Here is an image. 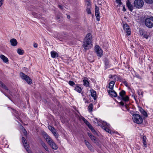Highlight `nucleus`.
Masks as SVG:
<instances>
[{
    "mask_svg": "<svg viewBox=\"0 0 153 153\" xmlns=\"http://www.w3.org/2000/svg\"><path fill=\"white\" fill-rule=\"evenodd\" d=\"M92 36L91 34L89 33L85 37L82 46L85 50L89 49L92 45Z\"/></svg>",
    "mask_w": 153,
    "mask_h": 153,
    "instance_id": "obj_1",
    "label": "nucleus"
},
{
    "mask_svg": "<svg viewBox=\"0 0 153 153\" xmlns=\"http://www.w3.org/2000/svg\"><path fill=\"white\" fill-rule=\"evenodd\" d=\"M42 134L48 143L53 149L56 150L58 149L57 146L46 133L44 132Z\"/></svg>",
    "mask_w": 153,
    "mask_h": 153,
    "instance_id": "obj_2",
    "label": "nucleus"
},
{
    "mask_svg": "<svg viewBox=\"0 0 153 153\" xmlns=\"http://www.w3.org/2000/svg\"><path fill=\"white\" fill-rule=\"evenodd\" d=\"M120 96L117 97V98L125 102L128 101L129 100V97L126 95V92L124 90H122L119 93Z\"/></svg>",
    "mask_w": 153,
    "mask_h": 153,
    "instance_id": "obj_3",
    "label": "nucleus"
},
{
    "mask_svg": "<svg viewBox=\"0 0 153 153\" xmlns=\"http://www.w3.org/2000/svg\"><path fill=\"white\" fill-rule=\"evenodd\" d=\"M144 24L148 28H152L153 27V17L146 19L144 21Z\"/></svg>",
    "mask_w": 153,
    "mask_h": 153,
    "instance_id": "obj_4",
    "label": "nucleus"
},
{
    "mask_svg": "<svg viewBox=\"0 0 153 153\" xmlns=\"http://www.w3.org/2000/svg\"><path fill=\"white\" fill-rule=\"evenodd\" d=\"M100 122L102 124V125L100 126L101 127L103 128L106 131L110 134H111L112 132L108 128L109 127L110 124L107 123L106 122L102 121L101 120Z\"/></svg>",
    "mask_w": 153,
    "mask_h": 153,
    "instance_id": "obj_5",
    "label": "nucleus"
},
{
    "mask_svg": "<svg viewBox=\"0 0 153 153\" xmlns=\"http://www.w3.org/2000/svg\"><path fill=\"white\" fill-rule=\"evenodd\" d=\"M133 116L134 118V123L139 124L143 122V119L139 115L135 114L133 115Z\"/></svg>",
    "mask_w": 153,
    "mask_h": 153,
    "instance_id": "obj_6",
    "label": "nucleus"
},
{
    "mask_svg": "<svg viewBox=\"0 0 153 153\" xmlns=\"http://www.w3.org/2000/svg\"><path fill=\"white\" fill-rule=\"evenodd\" d=\"M20 76L23 79L25 80L27 83L29 84H31L32 81V79L30 78L28 76L25 75V74L22 72H21L20 74Z\"/></svg>",
    "mask_w": 153,
    "mask_h": 153,
    "instance_id": "obj_7",
    "label": "nucleus"
},
{
    "mask_svg": "<svg viewBox=\"0 0 153 153\" xmlns=\"http://www.w3.org/2000/svg\"><path fill=\"white\" fill-rule=\"evenodd\" d=\"M144 2L142 0H135L134 2V7L137 8L141 7L143 5Z\"/></svg>",
    "mask_w": 153,
    "mask_h": 153,
    "instance_id": "obj_8",
    "label": "nucleus"
},
{
    "mask_svg": "<svg viewBox=\"0 0 153 153\" xmlns=\"http://www.w3.org/2000/svg\"><path fill=\"white\" fill-rule=\"evenodd\" d=\"M95 51L97 53V56L100 58L102 55V51L99 46L96 45L95 46Z\"/></svg>",
    "mask_w": 153,
    "mask_h": 153,
    "instance_id": "obj_9",
    "label": "nucleus"
},
{
    "mask_svg": "<svg viewBox=\"0 0 153 153\" xmlns=\"http://www.w3.org/2000/svg\"><path fill=\"white\" fill-rule=\"evenodd\" d=\"M124 30L128 35H129L131 34V32L130 29L129 25L126 23H125L123 25Z\"/></svg>",
    "mask_w": 153,
    "mask_h": 153,
    "instance_id": "obj_10",
    "label": "nucleus"
},
{
    "mask_svg": "<svg viewBox=\"0 0 153 153\" xmlns=\"http://www.w3.org/2000/svg\"><path fill=\"white\" fill-rule=\"evenodd\" d=\"M95 15L97 18V20L99 21L100 19V12L99 11V8L97 6H95Z\"/></svg>",
    "mask_w": 153,
    "mask_h": 153,
    "instance_id": "obj_11",
    "label": "nucleus"
},
{
    "mask_svg": "<svg viewBox=\"0 0 153 153\" xmlns=\"http://www.w3.org/2000/svg\"><path fill=\"white\" fill-rule=\"evenodd\" d=\"M88 135L90 137L91 140L93 141L96 143V144H98V142L97 141V140L94 136H93L91 134L89 133H88Z\"/></svg>",
    "mask_w": 153,
    "mask_h": 153,
    "instance_id": "obj_12",
    "label": "nucleus"
},
{
    "mask_svg": "<svg viewBox=\"0 0 153 153\" xmlns=\"http://www.w3.org/2000/svg\"><path fill=\"white\" fill-rule=\"evenodd\" d=\"M108 93L112 97H116L117 96V94L116 92L113 89L109 90H108Z\"/></svg>",
    "mask_w": 153,
    "mask_h": 153,
    "instance_id": "obj_13",
    "label": "nucleus"
},
{
    "mask_svg": "<svg viewBox=\"0 0 153 153\" xmlns=\"http://www.w3.org/2000/svg\"><path fill=\"white\" fill-rule=\"evenodd\" d=\"M126 5L128 7L129 10L131 11H132L133 10V6L131 4L129 0H127L126 2Z\"/></svg>",
    "mask_w": 153,
    "mask_h": 153,
    "instance_id": "obj_14",
    "label": "nucleus"
},
{
    "mask_svg": "<svg viewBox=\"0 0 153 153\" xmlns=\"http://www.w3.org/2000/svg\"><path fill=\"white\" fill-rule=\"evenodd\" d=\"M91 95L93 97L94 100L97 99L96 92L94 90L92 89L91 90Z\"/></svg>",
    "mask_w": 153,
    "mask_h": 153,
    "instance_id": "obj_15",
    "label": "nucleus"
},
{
    "mask_svg": "<svg viewBox=\"0 0 153 153\" xmlns=\"http://www.w3.org/2000/svg\"><path fill=\"white\" fill-rule=\"evenodd\" d=\"M104 62L105 67L106 68H108L109 67L110 64L109 63L108 60L107 58H105L104 59Z\"/></svg>",
    "mask_w": 153,
    "mask_h": 153,
    "instance_id": "obj_16",
    "label": "nucleus"
},
{
    "mask_svg": "<svg viewBox=\"0 0 153 153\" xmlns=\"http://www.w3.org/2000/svg\"><path fill=\"white\" fill-rule=\"evenodd\" d=\"M10 42L11 45L13 46H16L17 44V42L16 40L15 39H12L10 40Z\"/></svg>",
    "mask_w": 153,
    "mask_h": 153,
    "instance_id": "obj_17",
    "label": "nucleus"
},
{
    "mask_svg": "<svg viewBox=\"0 0 153 153\" xmlns=\"http://www.w3.org/2000/svg\"><path fill=\"white\" fill-rule=\"evenodd\" d=\"M51 57L53 58H55L58 56V54L55 51H51Z\"/></svg>",
    "mask_w": 153,
    "mask_h": 153,
    "instance_id": "obj_18",
    "label": "nucleus"
},
{
    "mask_svg": "<svg viewBox=\"0 0 153 153\" xmlns=\"http://www.w3.org/2000/svg\"><path fill=\"white\" fill-rule=\"evenodd\" d=\"M115 82L114 81H111L109 84L108 88L111 90L113 89L114 86L115 84Z\"/></svg>",
    "mask_w": 153,
    "mask_h": 153,
    "instance_id": "obj_19",
    "label": "nucleus"
},
{
    "mask_svg": "<svg viewBox=\"0 0 153 153\" xmlns=\"http://www.w3.org/2000/svg\"><path fill=\"white\" fill-rule=\"evenodd\" d=\"M0 58L4 62H7L8 61V58L3 55H1Z\"/></svg>",
    "mask_w": 153,
    "mask_h": 153,
    "instance_id": "obj_20",
    "label": "nucleus"
},
{
    "mask_svg": "<svg viewBox=\"0 0 153 153\" xmlns=\"http://www.w3.org/2000/svg\"><path fill=\"white\" fill-rule=\"evenodd\" d=\"M140 111L141 113L145 117H148V114L147 112L145 111L142 108H140Z\"/></svg>",
    "mask_w": 153,
    "mask_h": 153,
    "instance_id": "obj_21",
    "label": "nucleus"
},
{
    "mask_svg": "<svg viewBox=\"0 0 153 153\" xmlns=\"http://www.w3.org/2000/svg\"><path fill=\"white\" fill-rule=\"evenodd\" d=\"M74 90L79 93H81L82 91V88L78 86H76Z\"/></svg>",
    "mask_w": 153,
    "mask_h": 153,
    "instance_id": "obj_22",
    "label": "nucleus"
},
{
    "mask_svg": "<svg viewBox=\"0 0 153 153\" xmlns=\"http://www.w3.org/2000/svg\"><path fill=\"white\" fill-rule=\"evenodd\" d=\"M24 147L28 153H32L29 149V147H28V144L27 143H25V144L24 145Z\"/></svg>",
    "mask_w": 153,
    "mask_h": 153,
    "instance_id": "obj_23",
    "label": "nucleus"
},
{
    "mask_svg": "<svg viewBox=\"0 0 153 153\" xmlns=\"http://www.w3.org/2000/svg\"><path fill=\"white\" fill-rule=\"evenodd\" d=\"M85 143L86 145L88 148V149L90 150H92V147L91 145L90 144L89 142L88 141L85 140Z\"/></svg>",
    "mask_w": 153,
    "mask_h": 153,
    "instance_id": "obj_24",
    "label": "nucleus"
},
{
    "mask_svg": "<svg viewBox=\"0 0 153 153\" xmlns=\"http://www.w3.org/2000/svg\"><path fill=\"white\" fill-rule=\"evenodd\" d=\"M0 86H1L4 89L7 91L8 90V88L1 81H0Z\"/></svg>",
    "mask_w": 153,
    "mask_h": 153,
    "instance_id": "obj_25",
    "label": "nucleus"
},
{
    "mask_svg": "<svg viewBox=\"0 0 153 153\" xmlns=\"http://www.w3.org/2000/svg\"><path fill=\"white\" fill-rule=\"evenodd\" d=\"M93 109V105L92 103H91L88 106V110L89 112H91L92 111Z\"/></svg>",
    "mask_w": 153,
    "mask_h": 153,
    "instance_id": "obj_26",
    "label": "nucleus"
},
{
    "mask_svg": "<svg viewBox=\"0 0 153 153\" xmlns=\"http://www.w3.org/2000/svg\"><path fill=\"white\" fill-rule=\"evenodd\" d=\"M83 85L86 86L88 87L89 86V82L87 80L85 79H84L83 80Z\"/></svg>",
    "mask_w": 153,
    "mask_h": 153,
    "instance_id": "obj_27",
    "label": "nucleus"
},
{
    "mask_svg": "<svg viewBox=\"0 0 153 153\" xmlns=\"http://www.w3.org/2000/svg\"><path fill=\"white\" fill-rule=\"evenodd\" d=\"M41 145L47 151H48V149L47 147V146L44 143L42 142L41 143Z\"/></svg>",
    "mask_w": 153,
    "mask_h": 153,
    "instance_id": "obj_28",
    "label": "nucleus"
},
{
    "mask_svg": "<svg viewBox=\"0 0 153 153\" xmlns=\"http://www.w3.org/2000/svg\"><path fill=\"white\" fill-rule=\"evenodd\" d=\"M82 119L83 121L85 123V124L88 126V125H89L90 123H89L85 119L84 117H82L81 118Z\"/></svg>",
    "mask_w": 153,
    "mask_h": 153,
    "instance_id": "obj_29",
    "label": "nucleus"
},
{
    "mask_svg": "<svg viewBox=\"0 0 153 153\" xmlns=\"http://www.w3.org/2000/svg\"><path fill=\"white\" fill-rule=\"evenodd\" d=\"M137 93L138 95L140 96V97L141 98L143 97V91L141 90L138 91L137 92Z\"/></svg>",
    "mask_w": 153,
    "mask_h": 153,
    "instance_id": "obj_30",
    "label": "nucleus"
},
{
    "mask_svg": "<svg viewBox=\"0 0 153 153\" xmlns=\"http://www.w3.org/2000/svg\"><path fill=\"white\" fill-rule=\"evenodd\" d=\"M52 133L53 134L56 138H58V134L56 133V130L54 129L52 131Z\"/></svg>",
    "mask_w": 153,
    "mask_h": 153,
    "instance_id": "obj_31",
    "label": "nucleus"
},
{
    "mask_svg": "<svg viewBox=\"0 0 153 153\" xmlns=\"http://www.w3.org/2000/svg\"><path fill=\"white\" fill-rule=\"evenodd\" d=\"M17 52L20 55H22L24 53V51L23 50L20 49H18L17 50Z\"/></svg>",
    "mask_w": 153,
    "mask_h": 153,
    "instance_id": "obj_32",
    "label": "nucleus"
},
{
    "mask_svg": "<svg viewBox=\"0 0 153 153\" xmlns=\"http://www.w3.org/2000/svg\"><path fill=\"white\" fill-rule=\"evenodd\" d=\"M139 32L141 36H143L145 33V31L143 29H140L139 30Z\"/></svg>",
    "mask_w": 153,
    "mask_h": 153,
    "instance_id": "obj_33",
    "label": "nucleus"
},
{
    "mask_svg": "<svg viewBox=\"0 0 153 153\" xmlns=\"http://www.w3.org/2000/svg\"><path fill=\"white\" fill-rule=\"evenodd\" d=\"M88 127L91 130V131L94 132L95 131V130H94V128L93 127H92V126L90 124L89 125H88Z\"/></svg>",
    "mask_w": 153,
    "mask_h": 153,
    "instance_id": "obj_34",
    "label": "nucleus"
},
{
    "mask_svg": "<svg viewBox=\"0 0 153 153\" xmlns=\"http://www.w3.org/2000/svg\"><path fill=\"white\" fill-rule=\"evenodd\" d=\"M147 3L149 4H152L153 3V0H144Z\"/></svg>",
    "mask_w": 153,
    "mask_h": 153,
    "instance_id": "obj_35",
    "label": "nucleus"
},
{
    "mask_svg": "<svg viewBox=\"0 0 153 153\" xmlns=\"http://www.w3.org/2000/svg\"><path fill=\"white\" fill-rule=\"evenodd\" d=\"M56 17L57 19L59 21H60L62 20V17L61 16H59L57 15Z\"/></svg>",
    "mask_w": 153,
    "mask_h": 153,
    "instance_id": "obj_36",
    "label": "nucleus"
},
{
    "mask_svg": "<svg viewBox=\"0 0 153 153\" xmlns=\"http://www.w3.org/2000/svg\"><path fill=\"white\" fill-rule=\"evenodd\" d=\"M69 84L71 86H73L75 85V83L74 82L70 80L69 81Z\"/></svg>",
    "mask_w": 153,
    "mask_h": 153,
    "instance_id": "obj_37",
    "label": "nucleus"
},
{
    "mask_svg": "<svg viewBox=\"0 0 153 153\" xmlns=\"http://www.w3.org/2000/svg\"><path fill=\"white\" fill-rule=\"evenodd\" d=\"M48 129L50 130H51V132L53 131V130H54L55 129L53 127H52V126H48Z\"/></svg>",
    "mask_w": 153,
    "mask_h": 153,
    "instance_id": "obj_38",
    "label": "nucleus"
},
{
    "mask_svg": "<svg viewBox=\"0 0 153 153\" xmlns=\"http://www.w3.org/2000/svg\"><path fill=\"white\" fill-rule=\"evenodd\" d=\"M22 143H23L24 146V145L25 144V143H27V142L26 141V139L24 137H22Z\"/></svg>",
    "mask_w": 153,
    "mask_h": 153,
    "instance_id": "obj_39",
    "label": "nucleus"
},
{
    "mask_svg": "<svg viewBox=\"0 0 153 153\" xmlns=\"http://www.w3.org/2000/svg\"><path fill=\"white\" fill-rule=\"evenodd\" d=\"M86 12H87V13L88 14H91V12L90 10V9L89 8H87L86 9Z\"/></svg>",
    "mask_w": 153,
    "mask_h": 153,
    "instance_id": "obj_40",
    "label": "nucleus"
},
{
    "mask_svg": "<svg viewBox=\"0 0 153 153\" xmlns=\"http://www.w3.org/2000/svg\"><path fill=\"white\" fill-rule=\"evenodd\" d=\"M142 139L143 142H144V143H146V137L145 136H143L142 137Z\"/></svg>",
    "mask_w": 153,
    "mask_h": 153,
    "instance_id": "obj_41",
    "label": "nucleus"
},
{
    "mask_svg": "<svg viewBox=\"0 0 153 153\" xmlns=\"http://www.w3.org/2000/svg\"><path fill=\"white\" fill-rule=\"evenodd\" d=\"M116 2L118 3L120 5L122 4V3L121 1V0H116Z\"/></svg>",
    "mask_w": 153,
    "mask_h": 153,
    "instance_id": "obj_42",
    "label": "nucleus"
},
{
    "mask_svg": "<svg viewBox=\"0 0 153 153\" xmlns=\"http://www.w3.org/2000/svg\"><path fill=\"white\" fill-rule=\"evenodd\" d=\"M4 0H0V7L4 3Z\"/></svg>",
    "mask_w": 153,
    "mask_h": 153,
    "instance_id": "obj_43",
    "label": "nucleus"
},
{
    "mask_svg": "<svg viewBox=\"0 0 153 153\" xmlns=\"http://www.w3.org/2000/svg\"><path fill=\"white\" fill-rule=\"evenodd\" d=\"M144 38H146V39H147L148 37V35L146 34H145V33L143 35Z\"/></svg>",
    "mask_w": 153,
    "mask_h": 153,
    "instance_id": "obj_44",
    "label": "nucleus"
},
{
    "mask_svg": "<svg viewBox=\"0 0 153 153\" xmlns=\"http://www.w3.org/2000/svg\"><path fill=\"white\" fill-rule=\"evenodd\" d=\"M123 83L126 86L128 87V84L126 81L124 82Z\"/></svg>",
    "mask_w": 153,
    "mask_h": 153,
    "instance_id": "obj_45",
    "label": "nucleus"
},
{
    "mask_svg": "<svg viewBox=\"0 0 153 153\" xmlns=\"http://www.w3.org/2000/svg\"><path fill=\"white\" fill-rule=\"evenodd\" d=\"M119 103L122 106H124V103L123 101H121Z\"/></svg>",
    "mask_w": 153,
    "mask_h": 153,
    "instance_id": "obj_46",
    "label": "nucleus"
},
{
    "mask_svg": "<svg viewBox=\"0 0 153 153\" xmlns=\"http://www.w3.org/2000/svg\"><path fill=\"white\" fill-rule=\"evenodd\" d=\"M33 47L35 48H36L38 47V44L37 43H34L33 44Z\"/></svg>",
    "mask_w": 153,
    "mask_h": 153,
    "instance_id": "obj_47",
    "label": "nucleus"
},
{
    "mask_svg": "<svg viewBox=\"0 0 153 153\" xmlns=\"http://www.w3.org/2000/svg\"><path fill=\"white\" fill-rule=\"evenodd\" d=\"M24 134L25 135H27V132L26 130L24 128Z\"/></svg>",
    "mask_w": 153,
    "mask_h": 153,
    "instance_id": "obj_48",
    "label": "nucleus"
},
{
    "mask_svg": "<svg viewBox=\"0 0 153 153\" xmlns=\"http://www.w3.org/2000/svg\"><path fill=\"white\" fill-rule=\"evenodd\" d=\"M58 7L61 9H62L63 8L62 6L60 5H58Z\"/></svg>",
    "mask_w": 153,
    "mask_h": 153,
    "instance_id": "obj_49",
    "label": "nucleus"
},
{
    "mask_svg": "<svg viewBox=\"0 0 153 153\" xmlns=\"http://www.w3.org/2000/svg\"><path fill=\"white\" fill-rule=\"evenodd\" d=\"M114 76H115L114 75H110L109 76V78H112V77H113Z\"/></svg>",
    "mask_w": 153,
    "mask_h": 153,
    "instance_id": "obj_50",
    "label": "nucleus"
},
{
    "mask_svg": "<svg viewBox=\"0 0 153 153\" xmlns=\"http://www.w3.org/2000/svg\"><path fill=\"white\" fill-rule=\"evenodd\" d=\"M123 10L125 12V11H126V9L125 8V7L124 6H123Z\"/></svg>",
    "mask_w": 153,
    "mask_h": 153,
    "instance_id": "obj_51",
    "label": "nucleus"
},
{
    "mask_svg": "<svg viewBox=\"0 0 153 153\" xmlns=\"http://www.w3.org/2000/svg\"><path fill=\"white\" fill-rule=\"evenodd\" d=\"M143 145L145 147H146V143H144V142H143Z\"/></svg>",
    "mask_w": 153,
    "mask_h": 153,
    "instance_id": "obj_52",
    "label": "nucleus"
},
{
    "mask_svg": "<svg viewBox=\"0 0 153 153\" xmlns=\"http://www.w3.org/2000/svg\"><path fill=\"white\" fill-rule=\"evenodd\" d=\"M14 111L15 113L16 114H17L18 113V111H16L13 110Z\"/></svg>",
    "mask_w": 153,
    "mask_h": 153,
    "instance_id": "obj_53",
    "label": "nucleus"
},
{
    "mask_svg": "<svg viewBox=\"0 0 153 153\" xmlns=\"http://www.w3.org/2000/svg\"><path fill=\"white\" fill-rule=\"evenodd\" d=\"M67 18L68 19H69L70 18V16H69V15H68L67 16Z\"/></svg>",
    "mask_w": 153,
    "mask_h": 153,
    "instance_id": "obj_54",
    "label": "nucleus"
},
{
    "mask_svg": "<svg viewBox=\"0 0 153 153\" xmlns=\"http://www.w3.org/2000/svg\"><path fill=\"white\" fill-rule=\"evenodd\" d=\"M140 137L141 138H142L143 136H142V135H140Z\"/></svg>",
    "mask_w": 153,
    "mask_h": 153,
    "instance_id": "obj_55",
    "label": "nucleus"
},
{
    "mask_svg": "<svg viewBox=\"0 0 153 153\" xmlns=\"http://www.w3.org/2000/svg\"><path fill=\"white\" fill-rule=\"evenodd\" d=\"M87 2H88V4H87V5H88V4H89V3H90L89 2V1H88Z\"/></svg>",
    "mask_w": 153,
    "mask_h": 153,
    "instance_id": "obj_56",
    "label": "nucleus"
},
{
    "mask_svg": "<svg viewBox=\"0 0 153 153\" xmlns=\"http://www.w3.org/2000/svg\"><path fill=\"white\" fill-rule=\"evenodd\" d=\"M88 102V101H85V103H86V102Z\"/></svg>",
    "mask_w": 153,
    "mask_h": 153,
    "instance_id": "obj_57",
    "label": "nucleus"
},
{
    "mask_svg": "<svg viewBox=\"0 0 153 153\" xmlns=\"http://www.w3.org/2000/svg\"><path fill=\"white\" fill-rule=\"evenodd\" d=\"M5 95L6 96H7L8 98H9V97L7 96L5 94Z\"/></svg>",
    "mask_w": 153,
    "mask_h": 153,
    "instance_id": "obj_58",
    "label": "nucleus"
},
{
    "mask_svg": "<svg viewBox=\"0 0 153 153\" xmlns=\"http://www.w3.org/2000/svg\"><path fill=\"white\" fill-rule=\"evenodd\" d=\"M125 105L126 107H127V105H126H126Z\"/></svg>",
    "mask_w": 153,
    "mask_h": 153,
    "instance_id": "obj_59",
    "label": "nucleus"
},
{
    "mask_svg": "<svg viewBox=\"0 0 153 153\" xmlns=\"http://www.w3.org/2000/svg\"><path fill=\"white\" fill-rule=\"evenodd\" d=\"M22 128H24V127H23V126H22Z\"/></svg>",
    "mask_w": 153,
    "mask_h": 153,
    "instance_id": "obj_60",
    "label": "nucleus"
},
{
    "mask_svg": "<svg viewBox=\"0 0 153 153\" xmlns=\"http://www.w3.org/2000/svg\"><path fill=\"white\" fill-rule=\"evenodd\" d=\"M149 1H150V0H149Z\"/></svg>",
    "mask_w": 153,
    "mask_h": 153,
    "instance_id": "obj_61",
    "label": "nucleus"
}]
</instances>
